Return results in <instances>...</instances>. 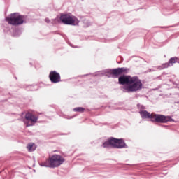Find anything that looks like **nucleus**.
Returning a JSON list of instances; mask_svg holds the SVG:
<instances>
[{
	"label": "nucleus",
	"instance_id": "f257e3e1",
	"mask_svg": "<svg viewBox=\"0 0 179 179\" xmlns=\"http://www.w3.org/2000/svg\"><path fill=\"white\" fill-rule=\"evenodd\" d=\"M119 85H126L121 87L122 92L124 93H134L142 90L143 85L142 80L138 76H121L118 78Z\"/></svg>",
	"mask_w": 179,
	"mask_h": 179
},
{
	"label": "nucleus",
	"instance_id": "f03ea898",
	"mask_svg": "<svg viewBox=\"0 0 179 179\" xmlns=\"http://www.w3.org/2000/svg\"><path fill=\"white\" fill-rule=\"evenodd\" d=\"M5 21L11 26H20L24 23H29L30 17L27 15H20L19 13H13L6 17Z\"/></svg>",
	"mask_w": 179,
	"mask_h": 179
},
{
	"label": "nucleus",
	"instance_id": "7ed1b4c3",
	"mask_svg": "<svg viewBox=\"0 0 179 179\" xmlns=\"http://www.w3.org/2000/svg\"><path fill=\"white\" fill-rule=\"evenodd\" d=\"M102 146L104 148H108L111 146L114 149H128V145L124 141V138L114 137H109L107 141L103 143Z\"/></svg>",
	"mask_w": 179,
	"mask_h": 179
},
{
	"label": "nucleus",
	"instance_id": "20e7f679",
	"mask_svg": "<svg viewBox=\"0 0 179 179\" xmlns=\"http://www.w3.org/2000/svg\"><path fill=\"white\" fill-rule=\"evenodd\" d=\"M129 69L126 67H118L116 69H108L102 71L101 75L103 76H107V78H118L122 73H128Z\"/></svg>",
	"mask_w": 179,
	"mask_h": 179
},
{
	"label": "nucleus",
	"instance_id": "39448f33",
	"mask_svg": "<svg viewBox=\"0 0 179 179\" xmlns=\"http://www.w3.org/2000/svg\"><path fill=\"white\" fill-rule=\"evenodd\" d=\"M59 19L63 24H67L68 26H79V19L72 15L71 13L69 14H61Z\"/></svg>",
	"mask_w": 179,
	"mask_h": 179
},
{
	"label": "nucleus",
	"instance_id": "423d86ee",
	"mask_svg": "<svg viewBox=\"0 0 179 179\" xmlns=\"http://www.w3.org/2000/svg\"><path fill=\"white\" fill-rule=\"evenodd\" d=\"M152 122H158L159 124H166L167 122H174L171 116H166L164 115L154 114L152 119L150 120Z\"/></svg>",
	"mask_w": 179,
	"mask_h": 179
},
{
	"label": "nucleus",
	"instance_id": "0eeeda50",
	"mask_svg": "<svg viewBox=\"0 0 179 179\" xmlns=\"http://www.w3.org/2000/svg\"><path fill=\"white\" fill-rule=\"evenodd\" d=\"M49 160L50 161V166L52 169L59 167V166L63 164V163L65 162V159L62 156L57 154L52 155L49 158Z\"/></svg>",
	"mask_w": 179,
	"mask_h": 179
},
{
	"label": "nucleus",
	"instance_id": "6e6552de",
	"mask_svg": "<svg viewBox=\"0 0 179 179\" xmlns=\"http://www.w3.org/2000/svg\"><path fill=\"white\" fill-rule=\"evenodd\" d=\"M49 79L52 83H59L61 82V74L56 71H50Z\"/></svg>",
	"mask_w": 179,
	"mask_h": 179
},
{
	"label": "nucleus",
	"instance_id": "1a4fd4ad",
	"mask_svg": "<svg viewBox=\"0 0 179 179\" xmlns=\"http://www.w3.org/2000/svg\"><path fill=\"white\" fill-rule=\"evenodd\" d=\"M179 64V58L177 57H171L169 62L162 64V66H158V69H164L165 68H169V66H173V64Z\"/></svg>",
	"mask_w": 179,
	"mask_h": 179
},
{
	"label": "nucleus",
	"instance_id": "9d476101",
	"mask_svg": "<svg viewBox=\"0 0 179 179\" xmlns=\"http://www.w3.org/2000/svg\"><path fill=\"white\" fill-rule=\"evenodd\" d=\"M25 120H27V121H31V122L36 124V122H37V120H38V116H36L31 113H27L25 115Z\"/></svg>",
	"mask_w": 179,
	"mask_h": 179
},
{
	"label": "nucleus",
	"instance_id": "9b49d317",
	"mask_svg": "<svg viewBox=\"0 0 179 179\" xmlns=\"http://www.w3.org/2000/svg\"><path fill=\"white\" fill-rule=\"evenodd\" d=\"M139 114L142 118V120H152L153 115L150 114V113L148 112V110L139 111Z\"/></svg>",
	"mask_w": 179,
	"mask_h": 179
},
{
	"label": "nucleus",
	"instance_id": "f8f14e48",
	"mask_svg": "<svg viewBox=\"0 0 179 179\" xmlns=\"http://www.w3.org/2000/svg\"><path fill=\"white\" fill-rule=\"evenodd\" d=\"M27 148L28 149L29 152H34V150L37 149V147L34 143H30L27 145Z\"/></svg>",
	"mask_w": 179,
	"mask_h": 179
},
{
	"label": "nucleus",
	"instance_id": "ddd939ff",
	"mask_svg": "<svg viewBox=\"0 0 179 179\" xmlns=\"http://www.w3.org/2000/svg\"><path fill=\"white\" fill-rule=\"evenodd\" d=\"M86 109H85L83 107H76L73 109V111L77 112V113H85Z\"/></svg>",
	"mask_w": 179,
	"mask_h": 179
},
{
	"label": "nucleus",
	"instance_id": "4468645a",
	"mask_svg": "<svg viewBox=\"0 0 179 179\" xmlns=\"http://www.w3.org/2000/svg\"><path fill=\"white\" fill-rule=\"evenodd\" d=\"M41 167H50L51 168V162L50 159H48L46 162L41 164Z\"/></svg>",
	"mask_w": 179,
	"mask_h": 179
},
{
	"label": "nucleus",
	"instance_id": "2eb2a0df",
	"mask_svg": "<svg viewBox=\"0 0 179 179\" xmlns=\"http://www.w3.org/2000/svg\"><path fill=\"white\" fill-rule=\"evenodd\" d=\"M38 86L37 85H28L27 87V90H30L31 92H34V90H37Z\"/></svg>",
	"mask_w": 179,
	"mask_h": 179
},
{
	"label": "nucleus",
	"instance_id": "dca6fc26",
	"mask_svg": "<svg viewBox=\"0 0 179 179\" xmlns=\"http://www.w3.org/2000/svg\"><path fill=\"white\" fill-rule=\"evenodd\" d=\"M136 107L139 111H145V110H146V107L141 103H137Z\"/></svg>",
	"mask_w": 179,
	"mask_h": 179
},
{
	"label": "nucleus",
	"instance_id": "f3484780",
	"mask_svg": "<svg viewBox=\"0 0 179 179\" xmlns=\"http://www.w3.org/2000/svg\"><path fill=\"white\" fill-rule=\"evenodd\" d=\"M3 31L5 33H8V31H10V27L8 24H3Z\"/></svg>",
	"mask_w": 179,
	"mask_h": 179
},
{
	"label": "nucleus",
	"instance_id": "a211bd4d",
	"mask_svg": "<svg viewBox=\"0 0 179 179\" xmlns=\"http://www.w3.org/2000/svg\"><path fill=\"white\" fill-rule=\"evenodd\" d=\"M20 34H22V31H19V30H15L13 32V36L14 37H19V36H20Z\"/></svg>",
	"mask_w": 179,
	"mask_h": 179
},
{
	"label": "nucleus",
	"instance_id": "6ab92c4d",
	"mask_svg": "<svg viewBox=\"0 0 179 179\" xmlns=\"http://www.w3.org/2000/svg\"><path fill=\"white\" fill-rule=\"evenodd\" d=\"M75 117H76V115H74V116H66V115H65L64 116V118H66L67 120H72V118H75Z\"/></svg>",
	"mask_w": 179,
	"mask_h": 179
},
{
	"label": "nucleus",
	"instance_id": "aec40b11",
	"mask_svg": "<svg viewBox=\"0 0 179 179\" xmlns=\"http://www.w3.org/2000/svg\"><path fill=\"white\" fill-rule=\"evenodd\" d=\"M45 23H51V20H50V18H45Z\"/></svg>",
	"mask_w": 179,
	"mask_h": 179
},
{
	"label": "nucleus",
	"instance_id": "412c9836",
	"mask_svg": "<svg viewBox=\"0 0 179 179\" xmlns=\"http://www.w3.org/2000/svg\"><path fill=\"white\" fill-rule=\"evenodd\" d=\"M155 69H149L148 72H155Z\"/></svg>",
	"mask_w": 179,
	"mask_h": 179
},
{
	"label": "nucleus",
	"instance_id": "4be33fe9",
	"mask_svg": "<svg viewBox=\"0 0 179 179\" xmlns=\"http://www.w3.org/2000/svg\"><path fill=\"white\" fill-rule=\"evenodd\" d=\"M70 47H72L73 48H78V46H73L71 43H69Z\"/></svg>",
	"mask_w": 179,
	"mask_h": 179
},
{
	"label": "nucleus",
	"instance_id": "5701e85b",
	"mask_svg": "<svg viewBox=\"0 0 179 179\" xmlns=\"http://www.w3.org/2000/svg\"><path fill=\"white\" fill-rule=\"evenodd\" d=\"M27 127H31V124H27Z\"/></svg>",
	"mask_w": 179,
	"mask_h": 179
},
{
	"label": "nucleus",
	"instance_id": "b1692460",
	"mask_svg": "<svg viewBox=\"0 0 179 179\" xmlns=\"http://www.w3.org/2000/svg\"><path fill=\"white\" fill-rule=\"evenodd\" d=\"M55 20H52V23H54Z\"/></svg>",
	"mask_w": 179,
	"mask_h": 179
},
{
	"label": "nucleus",
	"instance_id": "393cba45",
	"mask_svg": "<svg viewBox=\"0 0 179 179\" xmlns=\"http://www.w3.org/2000/svg\"><path fill=\"white\" fill-rule=\"evenodd\" d=\"M29 64H30V65H33V63H31V62H30Z\"/></svg>",
	"mask_w": 179,
	"mask_h": 179
},
{
	"label": "nucleus",
	"instance_id": "a878e982",
	"mask_svg": "<svg viewBox=\"0 0 179 179\" xmlns=\"http://www.w3.org/2000/svg\"><path fill=\"white\" fill-rule=\"evenodd\" d=\"M88 74L84 75V76H87Z\"/></svg>",
	"mask_w": 179,
	"mask_h": 179
}]
</instances>
